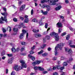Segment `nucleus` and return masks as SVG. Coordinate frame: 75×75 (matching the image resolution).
I'll return each instance as SVG.
<instances>
[{
	"label": "nucleus",
	"mask_w": 75,
	"mask_h": 75,
	"mask_svg": "<svg viewBox=\"0 0 75 75\" xmlns=\"http://www.w3.org/2000/svg\"><path fill=\"white\" fill-rule=\"evenodd\" d=\"M2 30L3 33H5V32H6V30H5V29L4 28H2Z\"/></svg>",
	"instance_id": "55"
},
{
	"label": "nucleus",
	"mask_w": 75,
	"mask_h": 75,
	"mask_svg": "<svg viewBox=\"0 0 75 75\" xmlns=\"http://www.w3.org/2000/svg\"><path fill=\"white\" fill-rule=\"evenodd\" d=\"M64 46V44L62 43L60 44H57V46H56L55 49V55L56 56L58 54V53L57 52V49L58 48H59L60 50H62V48Z\"/></svg>",
	"instance_id": "2"
},
{
	"label": "nucleus",
	"mask_w": 75,
	"mask_h": 75,
	"mask_svg": "<svg viewBox=\"0 0 75 75\" xmlns=\"http://www.w3.org/2000/svg\"><path fill=\"white\" fill-rule=\"evenodd\" d=\"M70 47L71 48H75V45H70Z\"/></svg>",
	"instance_id": "56"
},
{
	"label": "nucleus",
	"mask_w": 75,
	"mask_h": 75,
	"mask_svg": "<svg viewBox=\"0 0 75 75\" xmlns=\"http://www.w3.org/2000/svg\"><path fill=\"white\" fill-rule=\"evenodd\" d=\"M45 69L43 67H39V71H42L43 72L45 70Z\"/></svg>",
	"instance_id": "15"
},
{
	"label": "nucleus",
	"mask_w": 75,
	"mask_h": 75,
	"mask_svg": "<svg viewBox=\"0 0 75 75\" xmlns=\"http://www.w3.org/2000/svg\"><path fill=\"white\" fill-rule=\"evenodd\" d=\"M13 21L14 22H17L18 20H17V18H14L13 19Z\"/></svg>",
	"instance_id": "31"
},
{
	"label": "nucleus",
	"mask_w": 75,
	"mask_h": 75,
	"mask_svg": "<svg viewBox=\"0 0 75 75\" xmlns=\"http://www.w3.org/2000/svg\"><path fill=\"white\" fill-rule=\"evenodd\" d=\"M30 54L32 55V54H34V52H33V51L31 50L30 52Z\"/></svg>",
	"instance_id": "44"
},
{
	"label": "nucleus",
	"mask_w": 75,
	"mask_h": 75,
	"mask_svg": "<svg viewBox=\"0 0 75 75\" xmlns=\"http://www.w3.org/2000/svg\"><path fill=\"white\" fill-rule=\"evenodd\" d=\"M34 14V10L33 9H32L31 11V14L32 15Z\"/></svg>",
	"instance_id": "48"
},
{
	"label": "nucleus",
	"mask_w": 75,
	"mask_h": 75,
	"mask_svg": "<svg viewBox=\"0 0 75 75\" xmlns=\"http://www.w3.org/2000/svg\"><path fill=\"white\" fill-rule=\"evenodd\" d=\"M17 28H21V25H16Z\"/></svg>",
	"instance_id": "41"
},
{
	"label": "nucleus",
	"mask_w": 75,
	"mask_h": 75,
	"mask_svg": "<svg viewBox=\"0 0 75 75\" xmlns=\"http://www.w3.org/2000/svg\"><path fill=\"white\" fill-rule=\"evenodd\" d=\"M21 43L22 45H24L25 44V42H21Z\"/></svg>",
	"instance_id": "40"
},
{
	"label": "nucleus",
	"mask_w": 75,
	"mask_h": 75,
	"mask_svg": "<svg viewBox=\"0 0 75 75\" xmlns=\"http://www.w3.org/2000/svg\"><path fill=\"white\" fill-rule=\"evenodd\" d=\"M68 43L69 44V45H71L72 44V40H69L68 42Z\"/></svg>",
	"instance_id": "32"
},
{
	"label": "nucleus",
	"mask_w": 75,
	"mask_h": 75,
	"mask_svg": "<svg viewBox=\"0 0 75 75\" xmlns=\"http://www.w3.org/2000/svg\"><path fill=\"white\" fill-rule=\"evenodd\" d=\"M22 33L21 34H23V35H24V34H25V33H27V31H26L25 30H22Z\"/></svg>",
	"instance_id": "30"
},
{
	"label": "nucleus",
	"mask_w": 75,
	"mask_h": 75,
	"mask_svg": "<svg viewBox=\"0 0 75 75\" xmlns=\"http://www.w3.org/2000/svg\"><path fill=\"white\" fill-rule=\"evenodd\" d=\"M39 67H37V66H35L34 67L33 69H34L35 71H37L38 69L39 70Z\"/></svg>",
	"instance_id": "17"
},
{
	"label": "nucleus",
	"mask_w": 75,
	"mask_h": 75,
	"mask_svg": "<svg viewBox=\"0 0 75 75\" xmlns=\"http://www.w3.org/2000/svg\"><path fill=\"white\" fill-rule=\"evenodd\" d=\"M20 51V48H17L16 49V52H18Z\"/></svg>",
	"instance_id": "54"
},
{
	"label": "nucleus",
	"mask_w": 75,
	"mask_h": 75,
	"mask_svg": "<svg viewBox=\"0 0 75 75\" xmlns=\"http://www.w3.org/2000/svg\"><path fill=\"white\" fill-rule=\"evenodd\" d=\"M13 59H14L13 57H12V58L10 59V64H12V63L13 62Z\"/></svg>",
	"instance_id": "18"
},
{
	"label": "nucleus",
	"mask_w": 75,
	"mask_h": 75,
	"mask_svg": "<svg viewBox=\"0 0 75 75\" xmlns=\"http://www.w3.org/2000/svg\"><path fill=\"white\" fill-rule=\"evenodd\" d=\"M70 37L69 36V35H68L67 37L66 38L67 40H69V38Z\"/></svg>",
	"instance_id": "46"
},
{
	"label": "nucleus",
	"mask_w": 75,
	"mask_h": 75,
	"mask_svg": "<svg viewBox=\"0 0 75 75\" xmlns=\"http://www.w3.org/2000/svg\"><path fill=\"white\" fill-rule=\"evenodd\" d=\"M53 75H58V73L57 72L54 73L53 74Z\"/></svg>",
	"instance_id": "57"
},
{
	"label": "nucleus",
	"mask_w": 75,
	"mask_h": 75,
	"mask_svg": "<svg viewBox=\"0 0 75 75\" xmlns=\"http://www.w3.org/2000/svg\"><path fill=\"white\" fill-rule=\"evenodd\" d=\"M45 2V0H42L41 1V3H44Z\"/></svg>",
	"instance_id": "58"
},
{
	"label": "nucleus",
	"mask_w": 75,
	"mask_h": 75,
	"mask_svg": "<svg viewBox=\"0 0 75 75\" xmlns=\"http://www.w3.org/2000/svg\"><path fill=\"white\" fill-rule=\"evenodd\" d=\"M24 50H25V49L23 47H22L20 50L21 52H23V51H24Z\"/></svg>",
	"instance_id": "45"
},
{
	"label": "nucleus",
	"mask_w": 75,
	"mask_h": 75,
	"mask_svg": "<svg viewBox=\"0 0 75 75\" xmlns=\"http://www.w3.org/2000/svg\"><path fill=\"white\" fill-rule=\"evenodd\" d=\"M47 14H48V12H47V11H45V12H44V13L43 14L44 15H45V16H46V15H47Z\"/></svg>",
	"instance_id": "37"
},
{
	"label": "nucleus",
	"mask_w": 75,
	"mask_h": 75,
	"mask_svg": "<svg viewBox=\"0 0 75 75\" xmlns=\"http://www.w3.org/2000/svg\"><path fill=\"white\" fill-rule=\"evenodd\" d=\"M43 52H44L43 50H41L40 51L38 52V55H40V54H42Z\"/></svg>",
	"instance_id": "28"
},
{
	"label": "nucleus",
	"mask_w": 75,
	"mask_h": 75,
	"mask_svg": "<svg viewBox=\"0 0 75 75\" xmlns=\"http://www.w3.org/2000/svg\"><path fill=\"white\" fill-rule=\"evenodd\" d=\"M42 55L43 56V57H45L46 56H47V55H48V53L45 52L44 54H42Z\"/></svg>",
	"instance_id": "24"
},
{
	"label": "nucleus",
	"mask_w": 75,
	"mask_h": 75,
	"mask_svg": "<svg viewBox=\"0 0 75 75\" xmlns=\"http://www.w3.org/2000/svg\"><path fill=\"white\" fill-rule=\"evenodd\" d=\"M1 14L2 16H4V18L2 16L1 17V19L2 21H4L6 23L8 22L7 21V16L8 13L6 12H4L3 13H1Z\"/></svg>",
	"instance_id": "3"
},
{
	"label": "nucleus",
	"mask_w": 75,
	"mask_h": 75,
	"mask_svg": "<svg viewBox=\"0 0 75 75\" xmlns=\"http://www.w3.org/2000/svg\"><path fill=\"white\" fill-rule=\"evenodd\" d=\"M49 8H47V11H49L50 10V6H49Z\"/></svg>",
	"instance_id": "51"
},
{
	"label": "nucleus",
	"mask_w": 75,
	"mask_h": 75,
	"mask_svg": "<svg viewBox=\"0 0 75 75\" xmlns=\"http://www.w3.org/2000/svg\"><path fill=\"white\" fill-rule=\"evenodd\" d=\"M46 38H47V40H49L50 39V36L49 35H47L46 36Z\"/></svg>",
	"instance_id": "33"
},
{
	"label": "nucleus",
	"mask_w": 75,
	"mask_h": 75,
	"mask_svg": "<svg viewBox=\"0 0 75 75\" xmlns=\"http://www.w3.org/2000/svg\"><path fill=\"white\" fill-rule=\"evenodd\" d=\"M20 62L22 64L21 65L22 68H27V65L25 64V62L23 61V60H20Z\"/></svg>",
	"instance_id": "4"
},
{
	"label": "nucleus",
	"mask_w": 75,
	"mask_h": 75,
	"mask_svg": "<svg viewBox=\"0 0 75 75\" xmlns=\"http://www.w3.org/2000/svg\"><path fill=\"white\" fill-rule=\"evenodd\" d=\"M36 65H38L41 63V61H39L38 60H36Z\"/></svg>",
	"instance_id": "29"
},
{
	"label": "nucleus",
	"mask_w": 75,
	"mask_h": 75,
	"mask_svg": "<svg viewBox=\"0 0 75 75\" xmlns=\"http://www.w3.org/2000/svg\"><path fill=\"white\" fill-rule=\"evenodd\" d=\"M39 30L38 29L37 30L35 29H33L32 30V31L34 33H38L39 32Z\"/></svg>",
	"instance_id": "13"
},
{
	"label": "nucleus",
	"mask_w": 75,
	"mask_h": 75,
	"mask_svg": "<svg viewBox=\"0 0 75 75\" xmlns=\"http://www.w3.org/2000/svg\"><path fill=\"white\" fill-rule=\"evenodd\" d=\"M50 35L52 37H53V35L54 37L55 38V40L56 41H58L59 40L58 34L54 32L50 33Z\"/></svg>",
	"instance_id": "1"
},
{
	"label": "nucleus",
	"mask_w": 75,
	"mask_h": 75,
	"mask_svg": "<svg viewBox=\"0 0 75 75\" xmlns=\"http://www.w3.org/2000/svg\"><path fill=\"white\" fill-rule=\"evenodd\" d=\"M21 25H22V27L23 28H25V26H24V24H23V23H21Z\"/></svg>",
	"instance_id": "50"
},
{
	"label": "nucleus",
	"mask_w": 75,
	"mask_h": 75,
	"mask_svg": "<svg viewBox=\"0 0 75 75\" xmlns=\"http://www.w3.org/2000/svg\"><path fill=\"white\" fill-rule=\"evenodd\" d=\"M28 16L27 15H25V16L24 17L25 18H28Z\"/></svg>",
	"instance_id": "64"
},
{
	"label": "nucleus",
	"mask_w": 75,
	"mask_h": 75,
	"mask_svg": "<svg viewBox=\"0 0 75 75\" xmlns=\"http://www.w3.org/2000/svg\"><path fill=\"white\" fill-rule=\"evenodd\" d=\"M6 57L5 56H3L2 57V59H3L4 60V59H6Z\"/></svg>",
	"instance_id": "59"
},
{
	"label": "nucleus",
	"mask_w": 75,
	"mask_h": 75,
	"mask_svg": "<svg viewBox=\"0 0 75 75\" xmlns=\"http://www.w3.org/2000/svg\"><path fill=\"white\" fill-rule=\"evenodd\" d=\"M36 64H37L36 62H34L32 63V65H33V66H35Z\"/></svg>",
	"instance_id": "42"
},
{
	"label": "nucleus",
	"mask_w": 75,
	"mask_h": 75,
	"mask_svg": "<svg viewBox=\"0 0 75 75\" xmlns=\"http://www.w3.org/2000/svg\"><path fill=\"white\" fill-rule=\"evenodd\" d=\"M27 54L24 53H20V55H23V56H25Z\"/></svg>",
	"instance_id": "38"
},
{
	"label": "nucleus",
	"mask_w": 75,
	"mask_h": 75,
	"mask_svg": "<svg viewBox=\"0 0 75 75\" xmlns=\"http://www.w3.org/2000/svg\"><path fill=\"white\" fill-rule=\"evenodd\" d=\"M41 7L42 8H44L45 7H46V8H49L50 6H49L47 5H45L41 6Z\"/></svg>",
	"instance_id": "16"
},
{
	"label": "nucleus",
	"mask_w": 75,
	"mask_h": 75,
	"mask_svg": "<svg viewBox=\"0 0 75 75\" xmlns=\"http://www.w3.org/2000/svg\"><path fill=\"white\" fill-rule=\"evenodd\" d=\"M33 22H36V23H37L38 22V20L36 18H34L32 20Z\"/></svg>",
	"instance_id": "25"
},
{
	"label": "nucleus",
	"mask_w": 75,
	"mask_h": 75,
	"mask_svg": "<svg viewBox=\"0 0 75 75\" xmlns=\"http://www.w3.org/2000/svg\"><path fill=\"white\" fill-rule=\"evenodd\" d=\"M11 51L13 53H15L16 52V49L14 48V47H13L11 49Z\"/></svg>",
	"instance_id": "14"
},
{
	"label": "nucleus",
	"mask_w": 75,
	"mask_h": 75,
	"mask_svg": "<svg viewBox=\"0 0 75 75\" xmlns=\"http://www.w3.org/2000/svg\"><path fill=\"white\" fill-rule=\"evenodd\" d=\"M5 55V52H2L1 53V56H4V55Z\"/></svg>",
	"instance_id": "49"
},
{
	"label": "nucleus",
	"mask_w": 75,
	"mask_h": 75,
	"mask_svg": "<svg viewBox=\"0 0 75 75\" xmlns=\"http://www.w3.org/2000/svg\"><path fill=\"white\" fill-rule=\"evenodd\" d=\"M25 5L23 4L20 8V11H24V9H25Z\"/></svg>",
	"instance_id": "6"
},
{
	"label": "nucleus",
	"mask_w": 75,
	"mask_h": 75,
	"mask_svg": "<svg viewBox=\"0 0 75 75\" xmlns=\"http://www.w3.org/2000/svg\"><path fill=\"white\" fill-rule=\"evenodd\" d=\"M19 18L22 21H23V20H24V17H22V16H19Z\"/></svg>",
	"instance_id": "36"
},
{
	"label": "nucleus",
	"mask_w": 75,
	"mask_h": 75,
	"mask_svg": "<svg viewBox=\"0 0 75 75\" xmlns=\"http://www.w3.org/2000/svg\"><path fill=\"white\" fill-rule=\"evenodd\" d=\"M72 60H73V59H72V58H69V60L67 61V62H68V63H69V64H70V62H71V61H72Z\"/></svg>",
	"instance_id": "23"
},
{
	"label": "nucleus",
	"mask_w": 75,
	"mask_h": 75,
	"mask_svg": "<svg viewBox=\"0 0 75 75\" xmlns=\"http://www.w3.org/2000/svg\"><path fill=\"white\" fill-rule=\"evenodd\" d=\"M69 28L70 30L71 31H74V30H73V28H72L70 27Z\"/></svg>",
	"instance_id": "60"
},
{
	"label": "nucleus",
	"mask_w": 75,
	"mask_h": 75,
	"mask_svg": "<svg viewBox=\"0 0 75 75\" xmlns=\"http://www.w3.org/2000/svg\"><path fill=\"white\" fill-rule=\"evenodd\" d=\"M28 57L29 58H31V59L32 60V61H35V57L29 54L28 55Z\"/></svg>",
	"instance_id": "7"
},
{
	"label": "nucleus",
	"mask_w": 75,
	"mask_h": 75,
	"mask_svg": "<svg viewBox=\"0 0 75 75\" xmlns=\"http://www.w3.org/2000/svg\"><path fill=\"white\" fill-rule=\"evenodd\" d=\"M48 73V71H43L42 74H47Z\"/></svg>",
	"instance_id": "39"
},
{
	"label": "nucleus",
	"mask_w": 75,
	"mask_h": 75,
	"mask_svg": "<svg viewBox=\"0 0 75 75\" xmlns=\"http://www.w3.org/2000/svg\"><path fill=\"white\" fill-rule=\"evenodd\" d=\"M24 37V35L22 33H21L19 36V38L21 40L23 39Z\"/></svg>",
	"instance_id": "20"
},
{
	"label": "nucleus",
	"mask_w": 75,
	"mask_h": 75,
	"mask_svg": "<svg viewBox=\"0 0 75 75\" xmlns=\"http://www.w3.org/2000/svg\"><path fill=\"white\" fill-rule=\"evenodd\" d=\"M47 50L48 51H50L51 50V48L49 47L47 48Z\"/></svg>",
	"instance_id": "53"
},
{
	"label": "nucleus",
	"mask_w": 75,
	"mask_h": 75,
	"mask_svg": "<svg viewBox=\"0 0 75 75\" xmlns=\"http://www.w3.org/2000/svg\"><path fill=\"white\" fill-rule=\"evenodd\" d=\"M18 30V28H14L13 29V31L14 32H17Z\"/></svg>",
	"instance_id": "22"
},
{
	"label": "nucleus",
	"mask_w": 75,
	"mask_h": 75,
	"mask_svg": "<svg viewBox=\"0 0 75 75\" xmlns=\"http://www.w3.org/2000/svg\"><path fill=\"white\" fill-rule=\"evenodd\" d=\"M65 2L67 4H68L69 3V1L68 0H65Z\"/></svg>",
	"instance_id": "63"
},
{
	"label": "nucleus",
	"mask_w": 75,
	"mask_h": 75,
	"mask_svg": "<svg viewBox=\"0 0 75 75\" xmlns=\"http://www.w3.org/2000/svg\"><path fill=\"white\" fill-rule=\"evenodd\" d=\"M34 36L36 38H40V37H41V35L39 33H36L34 34Z\"/></svg>",
	"instance_id": "10"
},
{
	"label": "nucleus",
	"mask_w": 75,
	"mask_h": 75,
	"mask_svg": "<svg viewBox=\"0 0 75 75\" xmlns=\"http://www.w3.org/2000/svg\"><path fill=\"white\" fill-rule=\"evenodd\" d=\"M48 23H45V28H48Z\"/></svg>",
	"instance_id": "35"
},
{
	"label": "nucleus",
	"mask_w": 75,
	"mask_h": 75,
	"mask_svg": "<svg viewBox=\"0 0 75 75\" xmlns=\"http://www.w3.org/2000/svg\"><path fill=\"white\" fill-rule=\"evenodd\" d=\"M58 32L59 33H61V29H59Z\"/></svg>",
	"instance_id": "61"
},
{
	"label": "nucleus",
	"mask_w": 75,
	"mask_h": 75,
	"mask_svg": "<svg viewBox=\"0 0 75 75\" xmlns=\"http://www.w3.org/2000/svg\"><path fill=\"white\" fill-rule=\"evenodd\" d=\"M39 24V26H41V25H44L43 23H42V22L41 21H40Z\"/></svg>",
	"instance_id": "27"
},
{
	"label": "nucleus",
	"mask_w": 75,
	"mask_h": 75,
	"mask_svg": "<svg viewBox=\"0 0 75 75\" xmlns=\"http://www.w3.org/2000/svg\"><path fill=\"white\" fill-rule=\"evenodd\" d=\"M62 8V6H58L57 7H56L55 8V10L56 11H58V10H59Z\"/></svg>",
	"instance_id": "12"
},
{
	"label": "nucleus",
	"mask_w": 75,
	"mask_h": 75,
	"mask_svg": "<svg viewBox=\"0 0 75 75\" xmlns=\"http://www.w3.org/2000/svg\"><path fill=\"white\" fill-rule=\"evenodd\" d=\"M66 34H67V33L65 32H64L61 35V36H62V37H63V36H64V35H65Z\"/></svg>",
	"instance_id": "34"
},
{
	"label": "nucleus",
	"mask_w": 75,
	"mask_h": 75,
	"mask_svg": "<svg viewBox=\"0 0 75 75\" xmlns=\"http://www.w3.org/2000/svg\"><path fill=\"white\" fill-rule=\"evenodd\" d=\"M67 65H68V64H67V63L66 62H64V66L65 67Z\"/></svg>",
	"instance_id": "47"
},
{
	"label": "nucleus",
	"mask_w": 75,
	"mask_h": 75,
	"mask_svg": "<svg viewBox=\"0 0 75 75\" xmlns=\"http://www.w3.org/2000/svg\"><path fill=\"white\" fill-rule=\"evenodd\" d=\"M50 2V5H55L56 4V3H54V1L53 0H49Z\"/></svg>",
	"instance_id": "8"
},
{
	"label": "nucleus",
	"mask_w": 75,
	"mask_h": 75,
	"mask_svg": "<svg viewBox=\"0 0 75 75\" xmlns=\"http://www.w3.org/2000/svg\"><path fill=\"white\" fill-rule=\"evenodd\" d=\"M61 67V65L59 64L56 66V68L57 69H60Z\"/></svg>",
	"instance_id": "26"
},
{
	"label": "nucleus",
	"mask_w": 75,
	"mask_h": 75,
	"mask_svg": "<svg viewBox=\"0 0 75 75\" xmlns=\"http://www.w3.org/2000/svg\"><path fill=\"white\" fill-rule=\"evenodd\" d=\"M1 18H0V23L1 24H3V23H4V22H3L2 21H1Z\"/></svg>",
	"instance_id": "52"
},
{
	"label": "nucleus",
	"mask_w": 75,
	"mask_h": 75,
	"mask_svg": "<svg viewBox=\"0 0 75 75\" xmlns=\"http://www.w3.org/2000/svg\"><path fill=\"white\" fill-rule=\"evenodd\" d=\"M16 74L15 71H13L11 74V75H15Z\"/></svg>",
	"instance_id": "43"
},
{
	"label": "nucleus",
	"mask_w": 75,
	"mask_h": 75,
	"mask_svg": "<svg viewBox=\"0 0 75 75\" xmlns=\"http://www.w3.org/2000/svg\"><path fill=\"white\" fill-rule=\"evenodd\" d=\"M57 27H58V28H61L62 27V24L61 23H58L56 25Z\"/></svg>",
	"instance_id": "9"
},
{
	"label": "nucleus",
	"mask_w": 75,
	"mask_h": 75,
	"mask_svg": "<svg viewBox=\"0 0 75 75\" xmlns=\"http://www.w3.org/2000/svg\"><path fill=\"white\" fill-rule=\"evenodd\" d=\"M29 22V19L25 18L24 21V22L25 23H28Z\"/></svg>",
	"instance_id": "19"
},
{
	"label": "nucleus",
	"mask_w": 75,
	"mask_h": 75,
	"mask_svg": "<svg viewBox=\"0 0 75 75\" xmlns=\"http://www.w3.org/2000/svg\"><path fill=\"white\" fill-rule=\"evenodd\" d=\"M46 41V40H45V38H43V42H45Z\"/></svg>",
	"instance_id": "62"
},
{
	"label": "nucleus",
	"mask_w": 75,
	"mask_h": 75,
	"mask_svg": "<svg viewBox=\"0 0 75 75\" xmlns=\"http://www.w3.org/2000/svg\"><path fill=\"white\" fill-rule=\"evenodd\" d=\"M13 69H14L16 71H18L19 70V69L18 68V65H16L15 66L13 67Z\"/></svg>",
	"instance_id": "11"
},
{
	"label": "nucleus",
	"mask_w": 75,
	"mask_h": 75,
	"mask_svg": "<svg viewBox=\"0 0 75 75\" xmlns=\"http://www.w3.org/2000/svg\"><path fill=\"white\" fill-rule=\"evenodd\" d=\"M65 69V67H60V72H62V70Z\"/></svg>",
	"instance_id": "21"
},
{
	"label": "nucleus",
	"mask_w": 75,
	"mask_h": 75,
	"mask_svg": "<svg viewBox=\"0 0 75 75\" xmlns=\"http://www.w3.org/2000/svg\"><path fill=\"white\" fill-rule=\"evenodd\" d=\"M65 51L68 52L69 54H72V50L71 49H69L68 48L66 47L65 48Z\"/></svg>",
	"instance_id": "5"
}]
</instances>
